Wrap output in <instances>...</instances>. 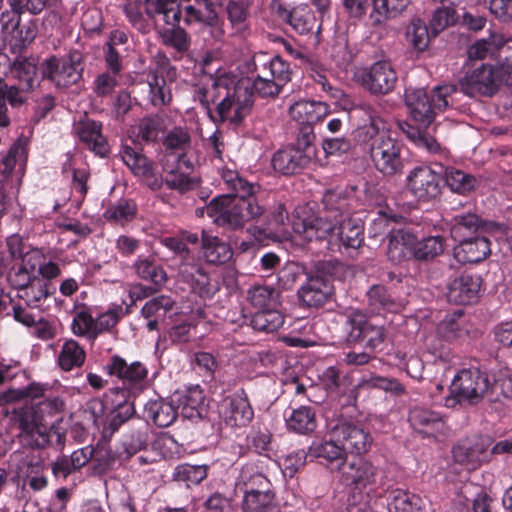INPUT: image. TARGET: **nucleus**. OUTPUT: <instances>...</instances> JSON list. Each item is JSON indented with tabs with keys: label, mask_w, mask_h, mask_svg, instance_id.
Returning <instances> with one entry per match:
<instances>
[{
	"label": "nucleus",
	"mask_w": 512,
	"mask_h": 512,
	"mask_svg": "<svg viewBox=\"0 0 512 512\" xmlns=\"http://www.w3.org/2000/svg\"><path fill=\"white\" fill-rule=\"evenodd\" d=\"M314 136L304 133L299 136L295 146L278 150L272 158L275 171L283 175H292L305 169L315 157V147L312 145Z\"/></svg>",
	"instance_id": "f8f14e48"
},
{
	"label": "nucleus",
	"mask_w": 512,
	"mask_h": 512,
	"mask_svg": "<svg viewBox=\"0 0 512 512\" xmlns=\"http://www.w3.org/2000/svg\"><path fill=\"white\" fill-rule=\"evenodd\" d=\"M27 145V138H18L0 163V221L4 220L7 223L19 222L22 217V209L16 197L6 193L3 183L16 166L19 171L24 169L28 156Z\"/></svg>",
	"instance_id": "0eeeda50"
},
{
	"label": "nucleus",
	"mask_w": 512,
	"mask_h": 512,
	"mask_svg": "<svg viewBox=\"0 0 512 512\" xmlns=\"http://www.w3.org/2000/svg\"><path fill=\"white\" fill-rule=\"evenodd\" d=\"M145 12L151 19L156 20L161 16L162 20L171 26L180 24L182 12L176 8V0H144Z\"/></svg>",
	"instance_id": "ea45409f"
},
{
	"label": "nucleus",
	"mask_w": 512,
	"mask_h": 512,
	"mask_svg": "<svg viewBox=\"0 0 512 512\" xmlns=\"http://www.w3.org/2000/svg\"><path fill=\"white\" fill-rule=\"evenodd\" d=\"M83 62L84 56L78 50H72L60 58L52 56L42 64L43 78L50 80L59 88H67L82 79Z\"/></svg>",
	"instance_id": "9d476101"
},
{
	"label": "nucleus",
	"mask_w": 512,
	"mask_h": 512,
	"mask_svg": "<svg viewBox=\"0 0 512 512\" xmlns=\"http://www.w3.org/2000/svg\"><path fill=\"white\" fill-rule=\"evenodd\" d=\"M444 251V238L442 236H429L420 241L416 240L413 257L417 260H432Z\"/></svg>",
	"instance_id": "e2e57ef3"
},
{
	"label": "nucleus",
	"mask_w": 512,
	"mask_h": 512,
	"mask_svg": "<svg viewBox=\"0 0 512 512\" xmlns=\"http://www.w3.org/2000/svg\"><path fill=\"white\" fill-rule=\"evenodd\" d=\"M452 345L436 327L423 337L424 350L433 357L434 361L449 363L453 358Z\"/></svg>",
	"instance_id": "79ce46f5"
},
{
	"label": "nucleus",
	"mask_w": 512,
	"mask_h": 512,
	"mask_svg": "<svg viewBox=\"0 0 512 512\" xmlns=\"http://www.w3.org/2000/svg\"><path fill=\"white\" fill-rule=\"evenodd\" d=\"M133 269L139 278L150 281L155 285H163L167 280L165 270L156 262L153 256H138L133 264Z\"/></svg>",
	"instance_id": "3c124183"
},
{
	"label": "nucleus",
	"mask_w": 512,
	"mask_h": 512,
	"mask_svg": "<svg viewBox=\"0 0 512 512\" xmlns=\"http://www.w3.org/2000/svg\"><path fill=\"white\" fill-rule=\"evenodd\" d=\"M202 249L204 257L211 264H223L230 260L233 254L227 243L204 231L202 232Z\"/></svg>",
	"instance_id": "a18cd8bd"
},
{
	"label": "nucleus",
	"mask_w": 512,
	"mask_h": 512,
	"mask_svg": "<svg viewBox=\"0 0 512 512\" xmlns=\"http://www.w3.org/2000/svg\"><path fill=\"white\" fill-rule=\"evenodd\" d=\"M144 415L147 420L156 426L165 428L174 423L177 418V409L163 399L150 400L145 404Z\"/></svg>",
	"instance_id": "58836bf2"
},
{
	"label": "nucleus",
	"mask_w": 512,
	"mask_h": 512,
	"mask_svg": "<svg viewBox=\"0 0 512 512\" xmlns=\"http://www.w3.org/2000/svg\"><path fill=\"white\" fill-rule=\"evenodd\" d=\"M489 234L474 236L458 241L454 248V257L460 263H478L483 261L490 253Z\"/></svg>",
	"instance_id": "cd10ccee"
},
{
	"label": "nucleus",
	"mask_w": 512,
	"mask_h": 512,
	"mask_svg": "<svg viewBox=\"0 0 512 512\" xmlns=\"http://www.w3.org/2000/svg\"><path fill=\"white\" fill-rule=\"evenodd\" d=\"M283 324L284 316L278 308L257 311L251 319V326L254 330L266 333L277 331Z\"/></svg>",
	"instance_id": "052dcab7"
},
{
	"label": "nucleus",
	"mask_w": 512,
	"mask_h": 512,
	"mask_svg": "<svg viewBox=\"0 0 512 512\" xmlns=\"http://www.w3.org/2000/svg\"><path fill=\"white\" fill-rule=\"evenodd\" d=\"M168 163L169 162L162 160L161 165L163 174H165V185L169 189L183 194L196 187V181L187 173L179 170V164L177 167H173Z\"/></svg>",
	"instance_id": "6e6d98bb"
},
{
	"label": "nucleus",
	"mask_w": 512,
	"mask_h": 512,
	"mask_svg": "<svg viewBox=\"0 0 512 512\" xmlns=\"http://www.w3.org/2000/svg\"><path fill=\"white\" fill-rule=\"evenodd\" d=\"M368 120L355 130V139L367 146V153L373 167L383 176L402 174L405 168L404 144L384 131V120L370 103H362L357 108Z\"/></svg>",
	"instance_id": "f03ea898"
},
{
	"label": "nucleus",
	"mask_w": 512,
	"mask_h": 512,
	"mask_svg": "<svg viewBox=\"0 0 512 512\" xmlns=\"http://www.w3.org/2000/svg\"><path fill=\"white\" fill-rule=\"evenodd\" d=\"M102 123L85 118L75 124V132L79 140L96 155L105 157L109 153V144L102 134Z\"/></svg>",
	"instance_id": "b1692460"
},
{
	"label": "nucleus",
	"mask_w": 512,
	"mask_h": 512,
	"mask_svg": "<svg viewBox=\"0 0 512 512\" xmlns=\"http://www.w3.org/2000/svg\"><path fill=\"white\" fill-rule=\"evenodd\" d=\"M443 176L430 166L421 165L413 168L406 178L408 191L419 201L427 202L437 198L441 193Z\"/></svg>",
	"instance_id": "2eb2a0df"
},
{
	"label": "nucleus",
	"mask_w": 512,
	"mask_h": 512,
	"mask_svg": "<svg viewBox=\"0 0 512 512\" xmlns=\"http://www.w3.org/2000/svg\"><path fill=\"white\" fill-rule=\"evenodd\" d=\"M504 45V37L499 33L491 32L487 38L478 39L468 48V57L471 60H484L495 56Z\"/></svg>",
	"instance_id": "de8ad7c7"
},
{
	"label": "nucleus",
	"mask_w": 512,
	"mask_h": 512,
	"mask_svg": "<svg viewBox=\"0 0 512 512\" xmlns=\"http://www.w3.org/2000/svg\"><path fill=\"white\" fill-rule=\"evenodd\" d=\"M193 99L200 103L209 119L239 125L250 113L252 95L241 86H233L226 78H209L194 86Z\"/></svg>",
	"instance_id": "7ed1b4c3"
},
{
	"label": "nucleus",
	"mask_w": 512,
	"mask_h": 512,
	"mask_svg": "<svg viewBox=\"0 0 512 512\" xmlns=\"http://www.w3.org/2000/svg\"><path fill=\"white\" fill-rule=\"evenodd\" d=\"M410 0H372V11L369 19L372 26L385 24L390 19L401 15L408 7Z\"/></svg>",
	"instance_id": "c9c22d12"
},
{
	"label": "nucleus",
	"mask_w": 512,
	"mask_h": 512,
	"mask_svg": "<svg viewBox=\"0 0 512 512\" xmlns=\"http://www.w3.org/2000/svg\"><path fill=\"white\" fill-rule=\"evenodd\" d=\"M205 395L200 386L196 385L185 390L178 398V409L184 418L197 420L205 412Z\"/></svg>",
	"instance_id": "f704fd0d"
},
{
	"label": "nucleus",
	"mask_w": 512,
	"mask_h": 512,
	"mask_svg": "<svg viewBox=\"0 0 512 512\" xmlns=\"http://www.w3.org/2000/svg\"><path fill=\"white\" fill-rule=\"evenodd\" d=\"M105 372L122 381L126 389L138 394L148 388V368L141 361L128 363L123 357L115 354L111 356L104 366Z\"/></svg>",
	"instance_id": "4468645a"
},
{
	"label": "nucleus",
	"mask_w": 512,
	"mask_h": 512,
	"mask_svg": "<svg viewBox=\"0 0 512 512\" xmlns=\"http://www.w3.org/2000/svg\"><path fill=\"white\" fill-rule=\"evenodd\" d=\"M137 137L141 141L149 143L158 140L159 136L164 133L165 126L163 119L158 115L143 118L137 126Z\"/></svg>",
	"instance_id": "338daca9"
},
{
	"label": "nucleus",
	"mask_w": 512,
	"mask_h": 512,
	"mask_svg": "<svg viewBox=\"0 0 512 512\" xmlns=\"http://www.w3.org/2000/svg\"><path fill=\"white\" fill-rule=\"evenodd\" d=\"M221 177L231 192L214 197L206 206V214L225 230L242 229L246 222L260 217L264 208L254 195V185L240 177L237 171L223 169Z\"/></svg>",
	"instance_id": "f257e3e1"
},
{
	"label": "nucleus",
	"mask_w": 512,
	"mask_h": 512,
	"mask_svg": "<svg viewBox=\"0 0 512 512\" xmlns=\"http://www.w3.org/2000/svg\"><path fill=\"white\" fill-rule=\"evenodd\" d=\"M456 91L455 85L437 86L430 95L423 88L407 89L405 101L413 120L427 127L434 121L437 112L453 105V94Z\"/></svg>",
	"instance_id": "39448f33"
},
{
	"label": "nucleus",
	"mask_w": 512,
	"mask_h": 512,
	"mask_svg": "<svg viewBox=\"0 0 512 512\" xmlns=\"http://www.w3.org/2000/svg\"><path fill=\"white\" fill-rule=\"evenodd\" d=\"M397 79V73L388 61H377L363 69L360 75L362 87L376 96L391 93Z\"/></svg>",
	"instance_id": "6ab92c4d"
},
{
	"label": "nucleus",
	"mask_w": 512,
	"mask_h": 512,
	"mask_svg": "<svg viewBox=\"0 0 512 512\" xmlns=\"http://www.w3.org/2000/svg\"><path fill=\"white\" fill-rule=\"evenodd\" d=\"M248 300L258 311L275 309L280 306V292L271 286L256 285L249 289Z\"/></svg>",
	"instance_id": "603ef678"
},
{
	"label": "nucleus",
	"mask_w": 512,
	"mask_h": 512,
	"mask_svg": "<svg viewBox=\"0 0 512 512\" xmlns=\"http://www.w3.org/2000/svg\"><path fill=\"white\" fill-rule=\"evenodd\" d=\"M332 293L329 282L321 276H309L297 291L299 302L307 308L323 306Z\"/></svg>",
	"instance_id": "393cba45"
},
{
	"label": "nucleus",
	"mask_w": 512,
	"mask_h": 512,
	"mask_svg": "<svg viewBox=\"0 0 512 512\" xmlns=\"http://www.w3.org/2000/svg\"><path fill=\"white\" fill-rule=\"evenodd\" d=\"M489 389L490 382L485 373L477 368L463 369L452 380L446 406H453L455 403L477 404L486 396Z\"/></svg>",
	"instance_id": "6e6552de"
},
{
	"label": "nucleus",
	"mask_w": 512,
	"mask_h": 512,
	"mask_svg": "<svg viewBox=\"0 0 512 512\" xmlns=\"http://www.w3.org/2000/svg\"><path fill=\"white\" fill-rule=\"evenodd\" d=\"M119 155L124 164L130 171L137 177L152 175V165L154 164L149 160L141 151L122 144Z\"/></svg>",
	"instance_id": "49530a36"
},
{
	"label": "nucleus",
	"mask_w": 512,
	"mask_h": 512,
	"mask_svg": "<svg viewBox=\"0 0 512 512\" xmlns=\"http://www.w3.org/2000/svg\"><path fill=\"white\" fill-rule=\"evenodd\" d=\"M368 322L367 316L359 310L349 313L343 325L345 342L348 345L363 342Z\"/></svg>",
	"instance_id": "5fc2aeb1"
},
{
	"label": "nucleus",
	"mask_w": 512,
	"mask_h": 512,
	"mask_svg": "<svg viewBox=\"0 0 512 512\" xmlns=\"http://www.w3.org/2000/svg\"><path fill=\"white\" fill-rule=\"evenodd\" d=\"M327 105L320 101L299 100L289 109L290 116L301 124L313 125L327 114Z\"/></svg>",
	"instance_id": "e433bc0d"
},
{
	"label": "nucleus",
	"mask_w": 512,
	"mask_h": 512,
	"mask_svg": "<svg viewBox=\"0 0 512 512\" xmlns=\"http://www.w3.org/2000/svg\"><path fill=\"white\" fill-rule=\"evenodd\" d=\"M309 456L313 458H321L327 462L346 460V453L339 441H336L332 430L330 431V439L315 440L308 449Z\"/></svg>",
	"instance_id": "37998d69"
},
{
	"label": "nucleus",
	"mask_w": 512,
	"mask_h": 512,
	"mask_svg": "<svg viewBox=\"0 0 512 512\" xmlns=\"http://www.w3.org/2000/svg\"><path fill=\"white\" fill-rule=\"evenodd\" d=\"M435 327L453 345L464 339L470 329V325L460 309L447 314Z\"/></svg>",
	"instance_id": "2f4dec72"
},
{
	"label": "nucleus",
	"mask_w": 512,
	"mask_h": 512,
	"mask_svg": "<svg viewBox=\"0 0 512 512\" xmlns=\"http://www.w3.org/2000/svg\"><path fill=\"white\" fill-rule=\"evenodd\" d=\"M335 228L329 240V250L358 249L364 242V228L356 220L342 218V214L334 216Z\"/></svg>",
	"instance_id": "aec40b11"
},
{
	"label": "nucleus",
	"mask_w": 512,
	"mask_h": 512,
	"mask_svg": "<svg viewBox=\"0 0 512 512\" xmlns=\"http://www.w3.org/2000/svg\"><path fill=\"white\" fill-rule=\"evenodd\" d=\"M221 414L227 426L246 427L254 417L247 393L241 389L227 396L222 402Z\"/></svg>",
	"instance_id": "412c9836"
},
{
	"label": "nucleus",
	"mask_w": 512,
	"mask_h": 512,
	"mask_svg": "<svg viewBox=\"0 0 512 512\" xmlns=\"http://www.w3.org/2000/svg\"><path fill=\"white\" fill-rule=\"evenodd\" d=\"M416 236L408 229L391 230L387 256L392 263H400L413 256Z\"/></svg>",
	"instance_id": "c756f323"
},
{
	"label": "nucleus",
	"mask_w": 512,
	"mask_h": 512,
	"mask_svg": "<svg viewBox=\"0 0 512 512\" xmlns=\"http://www.w3.org/2000/svg\"><path fill=\"white\" fill-rule=\"evenodd\" d=\"M56 293L55 286L36 276L34 280L17 294V297L22 299L29 307H45L48 306L47 302Z\"/></svg>",
	"instance_id": "473e14b6"
},
{
	"label": "nucleus",
	"mask_w": 512,
	"mask_h": 512,
	"mask_svg": "<svg viewBox=\"0 0 512 512\" xmlns=\"http://www.w3.org/2000/svg\"><path fill=\"white\" fill-rule=\"evenodd\" d=\"M271 8L280 19L288 23L299 34L313 33L315 28L319 33L320 25H317L315 15L309 6L300 5L288 9L280 0H272Z\"/></svg>",
	"instance_id": "4be33fe9"
},
{
	"label": "nucleus",
	"mask_w": 512,
	"mask_h": 512,
	"mask_svg": "<svg viewBox=\"0 0 512 512\" xmlns=\"http://www.w3.org/2000/svg\"><path fill=\"white\" fill-rule=\"evenodd\" d=\"M179 9L182 12L181 20L186 26L213 28L219 24L218 14L207 0H194L193 4Z\"/></svg>",
	"instance_id": "bb28decb"
},
{
	"label": "nucleus",
	"mask_w": 512,
	"mask_h": 512,
	"mask_svg": "<svg viewBox=\"0 0 512 512\" xmlns=\"http://www.w3.org/2000/svg\"><path fill=\"white\" fill-rule=\"evenodd\" d=\"M287 428L298 434H309L317 426L316 415L310 406H300L293 409L286 419Z\"/></svg>",
	"instance_id": "8fccbe9b"
},
{
	"label": "nucleus",
	"mask_w": 512,
	"mask_h": 512,
	"mask_svg": "<svg viewBox=\"0 0 512 512\" xmlns=\"http://www.w3.org/2000/svg\"><path fill=\"white\" fill-rule=\"evenodd\" d=\"M207 477L206 465L180 464L175 467L173 480L185 484L187 487L198 485Z\"/></svg>",
	"instance_id": "680f3d73"
},
{
	"label": "nucleus",
	"mask_w": 512,
	"mask_h": 512,
	"mask_svg": "<svg viewBox=\"0 0 512 512\" xmlns=\"http://www.w3.org/2000/svg\"><path fill=\"white\" fill-rule=\"evenodd\" d=\"M121 78V74H116L112 71H103L96 75L92 82V92L97 98H109L111 97L117 86L119 85V81Z\"/></svg>",
	"instance_id": "0e129e2a"
},
{
	"label": "nucleus",
	"mask_w": 512,
	"mask_h": 512,
	"mask_svg": "<svg viewBox=\"0 0 512 512\" xmlns=\"http://www.w3.org/2000/svg\"><path fill=\"white\" fill-rule=\"evenodd\" d=\"M163 244L182 256L183 261L179 265V275L183 281L188 283L192 290L202 298H211L217 291V287L209 281L204 269L189 257V249L184 239L167 237Z\"/></svg>",
	"instance_id": "1a4fd4ad"
},
{
	"label": "nucleus",
	"mask_w": 512,
	"mask_h": 512,
	"mask_svg": "<svg viewBox=\"0 0 512 512\" xmlns=\"http://www.w3.org/2000/svg\"><path fill=\"white\" fill-rule=\"evenodd\" d=\"M481 280L478 276L462 274L453 279L447 287L449 302L466 305L475 303L479 297Z\"/></svg>",
	"instance_id": "a878e982"
},
{
	"label": "nucleus",
	"mask_w": 512,
	"mask_h": 512,
	"mask_svg": "<svg viewBox=\"0 0 512 512\" xmlns=\"http://www.w3.org/2000/svg\"><path fill=\"white\" fill-rule=\"evenodd\" d=\"M444 179L447 186L458 194L465 195L473 191L477 185V179L468 173L454 167H448L444 171Z\"/></svg>",
	"instance_id": "bf43d9fd"
},
{
	"label": "nucleus",
	"mask_w": 512,
	"mask_h": 512,
	"mask_svg": "<svg viewBox=\"0 0 512 512\" xmlns=\"http://www.w3.org/2000/svg\"><path fill=\"white\" fill-rule=\"evenodd\" d=\"M243 512H277L275 494L272 489L244 494Z\"/></svg>",
	"instance_id": "864d4df0"
},
{
	"label": "nucleus",
	"mask_w": 512,
	"mask_h": 512,
	"mask_svg": "<svg viewBox=\"0 0 512 512\" xmlns=\"http://www.w3.org/2000/svg\"><path fill=\"white\" fill-rule=\"evenodd\" d=\"M332 435L342 444L346 453L361 455L367 453L373 443L371 434L359 423L341 419L332 427Z\"/></svg>",
	"instance_id": "dca6fc26"
},
{
	"label": "nucleus",
	"mask_w": 512,
	"mask_h": 512,
	"mask_svg": "<svg viewBox=\"0 0 512 512\" xmlns=\"http://www.w3.org/2000/svg\"><path fill=\"white\" fill-rule=\"evenodd\" d=\"M488 446V442L484 438L460 441L453 447V459L467 470L477 469L489 460L490 452Z\"/></svg>",
	"instance_id": "5701e85b"
},
{
	"label": "nucleus",
	"mask_w": 512,
	"mask_h": 512,
	"mask_svg": "<svg viewBox=\"0 0 512 512\" xmlns=\"http://www.w3.org/2000/svg\"><path fill=\"white\" fill-rule=\"evenodd\" d=\"M237 487L244 492V494L255 493L259 490L271 489L269 479L264 475L262 466L257 463H246L242 466L240 474L237 478Z\"/></svg>",
	"instance_id": "7c9ffc66"
},
{
	"label": "nucleus",
	"mask_w": 512,
	"mask_h": 512,
	"mask_svg": "<svg viewBox=\"0 0 512 512\" xmlns=\"http://www.w3.org/2000/svg\"><path fill=\"white\" fill-rule=\"evenodd\" d=\"M86 360L84 348L74 339H65L58 353L57 364L61 370L69 372L83 366Z\"/></svg>",
	"instance_id": "a19ab883"
},
{
	"label": "nucleus",
	"mask_w": 512,
	"mask_h": 512,
	"mask_svg": "<svg viewBox=\"0 0 512 512\" xmlns=\"http://www.w3.org/2000/svg\"><path fill=\"white\" fill-rule=\"evenodd\" d=\"M389 512H427L423 499L408 491L394 489L388 495Z\"/></svg>",
	"instance_id": "4c0bfd02"
},
{
	"label": "nucleus",
	"mask_w": 512,
	"mask_h": 512,
	"mask_svg": "<svg viewBox=\"0 0 512 512\" xmlns=\"http://www.w3.org/2000/svg\"><path fill=\"white\" fill-rule=\"evenodd\" d=\"M11 76L18 80L22 90H32L38 85L37 65L27 58H17L11 65Z\"/></svg>",
	"instance_id": "09e8293b"
},
{
	"label": "nucleus",
	"mask_w": 512,
	"mask_h": 512,
	"mask_svg": "<svg viewBox=\"0 0 512 512\" xmlns=\"http://www.w3.org/2000/svg\"><path fill=\"white\" fill-rule=\"evenodd\" d=\"M48 478L44 473V465L41 462L30 461L22 477L21 494L27 496V487L33 492H40L47 488Z\"/></svg>",
	"instance_id": "4d7b16f0"
},
{
	"label": "nucleus",
	"mask_w": 512,
	"mask_h": 512,
	"mask_svg": "<svg viewBox=\"0 0 512 512\" xmlns=\"http://www.w3.org/2000/svg\"><path fill=\"white\" fill-rule=\"evenodd\" d=\"M339 471L340 481L353 490L362 491L377 483L378 468L362 457L341 463Z\"/></svg>",
	"instance_id": "f3484780"
},
{
	"label": "nucleus",
	"mask_w": 512,
	"mask_h": 512,
	"mask_svg": "<svg viewBox=\"0 0 512 512\" xmlns=\"http://www.w3.org/2000/svg\"><path fill=\"white\" fill-rule=\"evenodd\" d=\"M249 7L250 3L248 0H236L228 3V20L234 36L245 38L249 34V25L247 22Z\"/></svg>",
	"instance_id": "c03bdc74"
},
{
	"label": "nucleus",
	"mask_w": 512,
	"mask_h": 512,
	"mask_svg": "<svg viewBox=\"0 0 512 512\" xmlns=\"http://www.w3.org/2000/svg\"><path fill=\"white\" fill-rule=\"evenodd\" d=\"M164 146L171 151L165 154L164 161H177L179 165L188 169L192 168V164L186 159L185 154V151L191 146V137L186 129L177 127L171 130L165 137Z\"/></svg>",
	"instance_id": "c85d7f7f"
},
{
	"label": "nucleus",
	"mask_w": 512,
	"mask_h": 512,
	"mask_svg": "<svg viewBox=\"0 0 512 512\" xmlns=\"http://www.w3.org/2000/svg\"><path fill=\"white\" fill-rule=\"evenodd\" d=\"M149 100L155 107L169 105L172 101V91L166 78L157 73L148 76Z\"/></svg>",
	"instance_id": "13d9d810"
},
{
	"label": "nucleus",
	"mask_w": 512,
	"mask_h": 512,
	"mask_svg": "<svg viewBox=\"0 0 512 512\" xmlns=\"http://www.w3.org/2000/svg\"><path fill=\"white\" fill-rule=\"evenodd\" d=\"M20 442L31 449L53 447L62 450L65 444V434L55 427L48 426L42 413L38 410L22 409L18 414Z\"/></svg>",
	"instance_id": "423d86ee"
},
{
	"label": "nucleus",
	"mask_w": 512,
	"mask_h": 512,
	"mask_svg": "<svg viewBox=\"0 0 512 512\" xmlns=\"http://www.w3.org/2000/svg\"><path fill=\"white\" fill-rule=\"evenodd\" d=\"M502 83L504 81L500 68L497 65L486 63L462 77L459 80V88L470 97H492L498 92Z\"/></svg>",
	"instance_id": "ddd939ff"
},
{
	"label": "nucleus",
	"mask_w": 512,
	"mask_h": 512,
	"mask_svg": "<svg viewBox=\"0 0 512 512\" xmlns=\"http://www.w3.org/2000/svg\"><path fill=\"white\" fill-rule=\"evenodd\" d=\"M504 226L485 221L472 212L456 214L451 220L450 233L455 241L485 234L504 233Z\"/></svg>",
	"instance_id": "a211bd4d"
},
{
	"label": "nucleus",
	"mask_w": 512,
	"mask_h": 512,
	"mask_svg": "<svg viewBox=\"0 0 512 512\" xmlns=\"http://www.w3.org/2000/svg\"><path fill=\"white\" fill-rule=\"evenodd\" d=\"M135 414L134 402L124 400L117 403L115 409L112 411L111 417L104 427V433L110 436L115 433L126 421L132 418Z\"/></svg>",
	"instance_id": "69168bd1"
},
{
	"label": "nucleus",
	"mask_w": 512,
	"mask_h": 512,
	"mask_svg": "<svg viewBox=\"0 0 512 512\" xmlns=\"http://www.w3.org/2000/svg\"><path fill=\"white\" fill-rule=\"evenodd\" d=\"M291 226L293 231L307 242H326L329 250V240L335 228L334 218L321 216L311 212L307 207H297L294 210Z\"/></svg>",
	"instance_id": "9b49d317"
},
{
	"label": "nucleus",
	"mask_w": 512,
	"mask_h": 512,
	"mask_svg": "<svg viewBox=\"0 0 512 512\" xmlns=\"http://www.w3.org/2000/svg\"><path fill=\"white\" fill-rule=\"evenodd\" d=\"M411 426L420 433L433 436L444 427L442 416L428 408L415 407L409 412Z\"/></svg>",
	"instance_id": "72a5a7b5"
},
{
	"label": "nucleus",
	"mask_w": 512,
	"mask_h": 512,
	"mask_svg": "<svg viewBox=\"0 0 512 512\" xmlns=\"http://www.w3.org/2000/svg\"><path fill=\"white\" fill-rule=\"evenodd\" d=\"M95 328V319L89 312L81 310L74 315L71 324V330L74 335L93 341L97 338Z\"/></svg>",
	"instance_id": "774afa93"
},
{
	"label": "nucleus",
	"mask_w": 512,
	"mask_h": 512,
	"mask_svg": "<svg viewBox=\"0 0 512 512\" xmlns=\"http://www.w3.org/2000/svg\"><path fill=\"white\" fill-rule=\"evenodd\" d=\"M252 67V93L261 98L275 99L291 80L290 64L280 56L257 53Z\"/></svg>",
	"instance_id": "20e7f679"
}]
</instances>
